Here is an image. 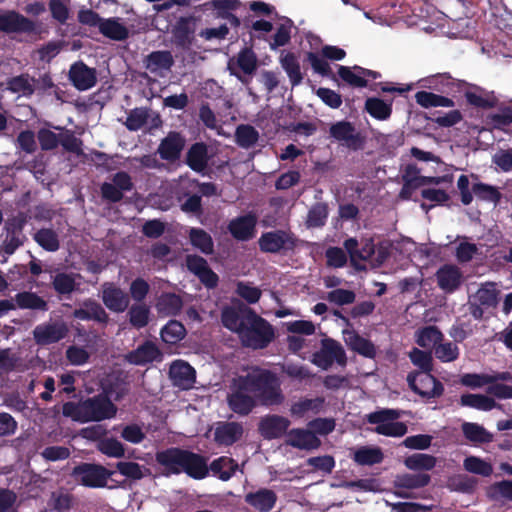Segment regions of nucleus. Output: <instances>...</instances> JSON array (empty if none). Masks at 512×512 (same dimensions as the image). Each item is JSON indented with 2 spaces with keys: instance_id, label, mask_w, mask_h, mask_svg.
<instances>
[{
  "instance_id": "59",
  "label": "nucleus",
  "mask_w": 512,
  "mask_h": 512,
  "mask_svg": "<svg viewBox=\"0 0 512 512\" xmlns=\"http://www.w3.org/2000/svg\"><path fill=\"white\" fill-rule=\"evenodd\" d=\"M478 480L466 474L455 475L448 480V488L451 491L460 493H473L477 487Z\"/></svg>"
},
{
  "instance_id": "48",
  "label": "nucleus",
  "mask_w": 512,
  "mask_h": 512,
  "mask_svg": "<svg viewBox=\"0 0 512 512\" xmlns=\"http://www.w3.org/2000/svg\"><path fill=\"white\" fill-rule=\"evenodd\" d=\"M460 405L480 411H490L497 407L495 400L483 394L466 393L460 397Z\"/></svg>"
},
{
  "instance_id": "44",
  "label": "nucleus",
  "mask_w": 512,
  "mask_h": 512,
  "mask_svg": "<svg viewBox=\"0 0 512 512\" xmlns=\"http://www.w3.org/2000/svg\"><path fill=\"white\" fill-rule=\"evenodd\" d=\"M414 97L416 103L423 108L455 106V103L451 98L446 97L443 94H435L425 90L416 92Z\"/></svg>"
},
{
  "instance_id": "45",
  "label": "nucleus",
  "mask_w": 512,
  "mask_h": 512,
  "mask_svg": "<svg viewBox=\"0 0 512 512\" xmlns=\"http://www.w3.org/2000/svg\"><path fill=\"white\" fill-rule=\"evenodd\" d=\"M156 307L160 314L165 316H176L182 310L183 300L175 293H163L159 297Z\"/></svg>"
},
{
  "instance_id": "47",
  "label": "nucleus",
  "mask_w": 512,
  "mask_h": 512,
  "mask_svg": "<svg viewBox=\"0 0 512 512\" xmlns=\"http://www.w3.org/2000/svg\"><path fill=\"white\" fill-rule=\"evenodd\" d=\"M352 459L358 465L372 466L381 463L384 454L379 447L363 446L354 452Z\"/></svg>"
},
{
  "instance_id": "12",
  "label": "nucleus",
  "mask_w": 512,
  "mask_h": 512,
  "mask_svg": "<svg viewBox=\"0 0 512 512\" xmlns=\"http://www.w3.org/2000/svg\"><path fill=\"white\" fill-rule=\"evenodd\" d=\"M27 224V216L24 213H18L8 219L5 223L4 229L6 231V237L3 241V251L12 255L20 246H22L26 240V236L23 233L24 227Z\"/></svg>"
},
{
  "instance_id": "28",
  "label": "nucleus",
  "mask_w": 512,
  "mask_h": 512,
  "mask_svg": "<svg viewBox=\"0 0 512 512\" xmlns=\"http://www.w3.org/2000/svg\"><path fill=\"white\" fill-rule=\"evenodd\" d=\"M471 89H463L464 96L469 105L480 109H492L498 105V98L493 91H487L477 85H468Z\"/></svg>"
},
{
  "instance_id": "39",
  "label": "nucleus",
  "mask_w": 512,
  "mask_h": 512,
  "mask_svg": "<svg viewBox=\"0 0 512 512\" xmlns=\"http://www.w3.org/2000/svg\"><path fill=\"white\" fill-rule=\"evenodd\" d=\"M461 429L465 439L475 445L488 444L493 441V434L478 423L464 422Z\"/></svg>"
},
{
  "instance_id": "6",
  "label": "nucleus",
  "mask_w": 512,
  "mask_h": 512,
  "mask_svg": "<svg viewBox=\"0 0 512 512\" xmlns=\"http://www.w3.org/2000/svg\"><path fill=\"white\" fill-rule=\"evenodd\" d=\"M113 471L94 463H80L73 467L71 476L77 483L89 488H104Z\"/></svg>"
},
{
  "instance_id": "53",
  "label": "nucleus",
  "mask_w": 512,
  "mask_h": 512,
  "mask_svg": "<svg viewBox=\"0 0 512 512\" xmlns=\"http://www.w3.org/2000/svg\"><path fill=\"white\" fill-rule=\"evenodd\" d=\"M34 241L45 251L56 252L60 248L58 234L51 228H41L33 235Z\"/></svg>"
},
{
  "instance_id": "7",
  "label": "nucleus",
  "mask_w": 512,
  "mask_h": 512,
  "mask_svg": "<svg viewBox=\"0 0 512 512\" xmlns=\"http://www.w3.org/2000/svg\"><path fill=\"white\" fill-rule=\"evenodd\" d=\"M407 382L410 389L424 399L439 398L444 393V385L431 372H410Z\"/></svg>"
},
{
  "instance_id": "52",
  "label": "nucleus",
  "mask_w": 512,
  "mask_h": 512,
  "mask_svg": "<svg viewBox=\"0 0 512 512\" xmlns=\"http://www.w3.org/2000/svg\"><path fill=\"white\" fill-rule=\"evenodd\" d=\"M436 463L435 456L423 453H415L404 459L406 468L413 471H430L436 466Z\"/></svg>"
},
{
  "instance_id": "11",
  "label": "nucleus",
  "mask_w": 512,
  "mask_h": 512,
  "mask_svg": "<svg viewBox=\"0 0 512 512\" xmlns=\"http://www.w3.org/2000/svg\"><path fill=\"white\" fill-rule=\"evenodd\" d=\"M134 188L131 176L126 171H119L112 176V182H104L100 186V193L103 200L110 203L122 201L125 192Z\"/></svg>"
},
{
  "instance_id": "18",
  "label": "nucleus",
  "mask_w": 512,
  "mask_h": 512,
  "mask_svg": "<svg viewBox=\"0 0 512 512\" xmlns=\"http://www.w3.org/2000/svg\"><path fill=\"white\" fill-rule=\"evenodd\" d=\"M198 18L194 15L180 17L172 28L173 41L176 47L189 49L195 40L196 23Z\"/></svg>"
},
{
  "instance_id": "5",
  "label": "nucleus",
  "mask_w": 512,
  "mask_h": 512,
  "mask_svg": "<svg viewBox=\"0 0 512 512\" xmlns=\"http://www.w3.org/2000/svg\"><path fill=\"white\" fill-rule=\"evenodd\" d=\"M258 67V59L252 48L244 47L228 61L227 69L230 75L236 77L248 89L249 95L256 96L249 87L252 75Z\"/></svg>"
},
{
  "instance_id": "55",
  "label": "nucleus",
  "mask_w": 512,
  "mask_h": 512,
  "mask_svg": "<svg viewBox=\"0 0 512 512\" xmlns=\"http://www.w3.org/2000/svg\"><path fill=\"white\" fill-rule=\"evenodd\" d=\"M185 335L184 325L177 320H170L160 332L161 339L167 344H176L184 339Z\"/></svg>"
},
{
  "instance_id": "61",
  "label": "nucleus",
  "mask_w": 512,
  "mask_h": 512,
  "mask_svg": "<svg viewBox=\"0 0 512 512\" xmlns=\"http://www.w3.org/2000/svg\"><path fill=\"white\" fill-rule=\"evenodd\" d=\"M472 192L479 200L495 204L499 203L502 198V194L497 187L483 182L473 184Z\"/></svg>"
},
{
  "instance_id": "19",
  "label": "nucleus",
  "mask_w": 512,
  "mask_h": 512,
  "mask_svg": "<svg viewBox=\"0 0 512 512\" xmlns=\"http://www.w3.org/2000/svg\"><path fill=\"white\" fill-rule=\"evenodd\" d=\"M78 278H81L78 273L56 271L51 275V287L60 300L70 299L73 293L79 291Z\"/></svg>"
},
{
  "instance_id": "63",
  "label": "nucleus",
  "mask_w": 512,
  "mask_h": 512,
  "mask_svg": "<svg viewBox=\"0 0 512 512\" xmlns=\"http://www.w3.org/2000/svg\"><path fill=\"white\" fill-rule=\"evenodd\" d=\"M463 467L466 471L483 477H489L493 473L492 465L476 456L466 457Z\"/></svg>"
},
{
  "instance_id": "3",
  "label": "nucleus",
  "mask_w": 512,
  "mask_h": 512,
  "mask_svg": "<svg viewBox=\"0 0 512 512\" xmlns=\"http://www.w3.org/2000/svg\"><path fill=\"white\" fill-rule=\"evenodd\" d=\"M117 410L111 399L106 394L101 393L77 403L66 402L62 407L64 416L80 423L100 422L114 418Z\"/></svg>"
},
{
  "instance_id": "57",
  "label": "nucleus",
  "mask_w": 512,
  "mask_h": 512,
  "mask_svg": "<svg viewBox=\"0 0 512 512\" xmlns=\"http://www.w3.org/2000/svg\"><path fill=\"white\" fill-rule=\"evenodd\" d=\"M129 323L136 329L144 328L149 323L150 308L145 303L133 304L128 310Z\"/></svg>"
},
{
  "instance_id": "34",
  "label": "nucleus",
  "mask_w": 512,
  "mask_h": 512,
  "mask_svg": "<svg viewBox=\"0 0 512 512\" xmlns=\"http://www.w3.org/2000/svg\"><path fill=\"white\" fill-rule=\"evenodd\" d=\"M287 444L301 450H314L320 447V439L308 429L294 428L288 432Z\"/></svg>"
},
{
  "instance_id": "33",
  "label": "nucleus",
  "mask_w": 512,
  "mask_h": 512,
  "mask_svg": "<svg viewBox=\"0 0 512 512\" xmlns=\"http://www.w3.org/2000/svg\"><path fill=\"white\" fill-rule=\"evenodd\" d=\"M129 392V383L122 373H113L106 377L102 382L101 394H106L109 399L120 401Z\"/></svg>"
},
{
  "instance_id": "1",
  "label": "nucleus",
  "mask_w": 512,
  "mask_h": 512,
  "mask_svg": "<svg viewBox=\"0 0 512 512\" xmlns=\"http://www.w3.org/2000/svg\"><path fill=\"white\" fill-rule=\"evenodd\" d=\"M285 401L278 375L272 370L253 366L245 375L233 379L227 404L231 411L249 415L258 405L279 406Z\"/></svg>"
},
{
  "instance_id": "43",
  "label": "nucleus",
  "mask_w": 512,
  "mask_h": 512,
  "mask_svg": "<svg viewBox=\"0 0 512 512\" xmlns=\"http://www.w3.org/2000/svg\"><path fill=\"white\" fill-rule=\"evenodd\" d=\"M99 32L114 41H124L129 36L128 29L119 22V18L115 17L103 19Z\"/></svg>"
},
{
  "instance_id": "51",
  "label": "nucleus",
  "mask_w": 512,
  "mask_h": 512,
  "mask_svg": "<svg viewBox=\"0 0 512 512\" xmlns=\"http://www.w3.org/2000/svg\"><path fill=\"white\" fill-rule=\"evenodd\" d=\"M325 403L323 397H316L314 399L304 398L291 405L290 413L292 416L302 418L309 411L317 414L319 413Z\"/></svg>"
},
{
  "instance_id": "22",
  "label": "nucleus",
  "mask_w": 512,
  "mask_h": 512,
  "mask_svg": "<svg viewBox=\"0 0 512 512\" xmlns=\"http://www.w3.org/2000/svg\"><path fill=\"white\" fill-rule=\"evenodd\" d=\"M244 434L242 423L235 421H220L214 430V442L218 446L229 447L241 440Z\"/></svg>"
},
{
  "instance_id": "64",
  "label": "nucleus",
  "mask_w": 512,
  "mask_h": 512,
  "mask_svg": "<svg viewBox=\"0 0 512 512\" xmlns=\"http://www.w3.org/2000/svg\"><path fill=\"white\" fill-rule=\"evenodd\" d=\"M487 496L494 501L500 499L512 501V481L502 480L492 484L487 490Z\"/></svg>"
},
{
  "instance_id": "49",
  "label": "nucleus",
  "mask_w": 512,
  "mask_h": 512,
  "mask_svg": "<svg viewBox=\"0 0 512 512\" xmlns=\"http://www.w3.org/2000/svg\"><path fill=\"white\" fill-rule=\"evenodd\" d=\"M189 240L193 247L200 250L205 255L214 252V242L211 235L201 228H191L189 231Z\"/></svg>"
},
{
  "instance_id": "4",
  "label": "nucleus",
  "mask_w": 512,
  "mask_h": 512,
  "mask_svg": "<svg viewBox=\"0 0 512 512\" xmlns=\"http://www.w3.org/2000/svg\"><path fill=\"white\" fill-rule=\"evenodd\" d=\"M400 417V410L384 408L368 414L367 421L377 425L374 431L379 435L402 437L407 433L408 427L404 422L396 421Z\"/></svg>"
},
{
  "instance_id": "9",
  "label": "nucleus",
  "mask_w": 512,
  "mask_h": 512,
  "mask_svg": "<svg viewBox=\"0 0 512 512\" xmlns=\"http://www.w3.org/2000/svg\"><path fill=\"white\" fill-rule=\"evenodd\" d=\"M329 135L350 150L358 151L364 148L366 136L358 131L353 123L347 120L331 124Z\"/></svg>"
},
{
  "instance_id": "14",
  "label": "nucleus",
  "mask_w": 512,
  "mask_h": 512,
  "mask_svg": "<svg viewBox=\"0 0 512 512\" xmlns=\"http://www.w3.org/2000/svg\"><path fill=\"white\" fill-rule=\"evenodd\" d=\"M68 332V326L64 321H53L37 325L32 334L37 345L47 346L63 340Z\"/></svg>"
},
{
  "instance_id": "36",
  "label": "nucleus",
  "mask_w": 512,
  "mask_h": 512,
  "mask_svg": "<svg viewBox=\"0 0 512 512\" xmlns=\"http://www.w3.org/2000/svg\"><path fill=\"white\" fill-rule=\"evenodd\" d=\"M276 501V493L267 488H261L256 492H250L245 495V502L260 512H268L272 510Z\"/></svg>"
},
{
  "instance_id": "50",
  "label": "nucleus",
  "mask_w": 512,
  "mask_h": 512,
  "mask_svg": "<svg viewBox=\"0 0 512 512\" xmlns=\"http://www.w3.org/2000/svg\"><path fill=\"white\" fill-rule=\"evenodd\" d=\"M444 338L441 330L434 325L425 326L417 331L416 343L423 348H433Z\"/></svg>"
},
{
  "instance_id": "29",
  "label": "nucleus",
  "mask_w": 512,
  "mask_h": 512,
  "mask_svg": "<svg viewBox=\"0 0 512 512\" xmlns=\"http://www.w3.org/2000/svg\"><path fill=\"white\" fill-rule=\"evenodd\" d=\"M290 424V420L284 416L268 415L261 419L258 430L267 440L278 439L287 432Z\"/></svg>"
},
{
  "instance_id": "8",
  "label": "nucleus",
  "mask_w": 512,
  "mask_h": 512,
  "mask_svg": "<svg viewBox=\"0 0 512 512\" xmlns=\"http://www.w3.org/2000/svg\"><path fill=\"white\" fill-rule=\"evenodd\" d=\"M298 239L293 233L285 230H274L264 232L258 240L259 248L262 252L277 254L294 251L297 247Z\"/></svg>"
},
{
  "instance_id": "30",
  "label": "nucleus",
  "mask_w": 512,
  "mask_h": 512,
  "mask_svg": "<svg viewBox=\"0 0 512 512\" xmlns=\"http://www.w3.org/2000/svg\"><path fill=\"white\" fill-rule=\"evenodd\" d=\"M257 218L246 214L232 219L228 224L230 234L238 241H248L254 237Z\"/></svg>"
},
{
  "instance_id": "35",
  "label": "nucleus",
  "mask_w": 512,
  "mask_h": 512,
  "mask_svg": "<svg viewBox=\"0 0 512 512\" xmlns=\"http://www.w3.org/2000/svg\"><path fill=\"white\" fill-rule=\"evenodd\" d=\"M344 341L350 350L359 355L370 359L375 358V345L369 339L362 337L355 330L344 331Z\"/></svg>"
},
{
  "instance_id": "21",
  "label": "nucleus",
  "mask_w": 512,
  "mask_h": 512,
  "mask_svg": "<svg viewBox=\"0 0 512 512\" xmlns=\"http://www.w3.org/2000/svg\"><path fill=\"white\" fill-rule=\"evenodd\" d=\"M68 77L79 91L89 90L97 83L96 69L90 68L83 61H77L70 66Z\"/></svg>"
},
{
  "instance_id": "2",
  "label": "nucleus",
  "mask_w": 512,
  "mask_h": 512,
  "mask_svg": "<svg viewBox=\"0 0 512 512\" xmlns=\"http://www.w3.org/2000/svg\"><path fill=\"white\" fill-rule=\"evenodd\" d=\"M221 321L225 328L237 333L244 347L253 350L268 347L275 338L274 327L245 304L224 308Z\"/></svg>"
},
{
  "instance_id": "58",
  "label": "nucleus",
  "mask_w": 512,
  "mask_h": 512,
  "mask_svg": "<svg viewBox=\"0 0 512 512\" xmlns=\"http://www.w3.org/2000/svg\"><path fill=\"white\" fill-rule=\"evenodd\" d=\"M328 205L325 202H316L307 214L306 224L309 228H318L326 224L328 218Z\"/></svg>"
},
{
  "instance_id": "42",
  "label": "nucleus",
  "mask_w": 512,
  "mask_h": 512,
  "mask_svg": "<svg viewBox=\"0 0 512 512\" xmlns=\"http://www.w3.org/2000/svg\"><path fill=\"white\" fill-rule=\"evenodd\" d=\"M14 301L16 303V307L20 309L46 312L49 308L45 299L31 291H23L17 293L15 295Z\"/></svg>"
},
{
  "instance_id": "37",
  "label": "nucleus",
  "mask_w": 512,
  "mask_h": 512,
  "mask_svg": "<svg viewBox=\"0 0 512 512\" xmlns=\"http://www.w3.org/2000/svg\"><path fill=\"white\" fill-rule=\"evenodd\" d=\"M171 379L175 384L184 388H190L195 382V369L183 360L174 361L169 370Z\"/></svg>"
},
{
  "instance_id": "13",
  "label": "nucleus",
  "mask_w": 512,
  "mask_h": 512,
  "mask_svg": "<svg viewBox=\"0 0 512 512\" xmlns=\"http://www.w3.org/2000/svg\"><path fill=\"white\" fill-rule=\"evenodd\" d=\"M419 84L423 88L451 96L461 93L468 85L466 81L454 79L449 73L431 75L421 79Z\"/></svg>"
},
{
  "instance_id": "26",
  "label": "nucleus",
  "mask_w": 512,
  "mask_h": 512,
  "mask_svg": "<svg viewBox=\"0 0 512 512\" xmlns=\"http://www.w3.org/2000/svg\"><path fill=\"white\" fill-rule=\"evenodd\" d=\"M210 158L207 144L195 142L186 152L185 164L194 172L204 176L207 174Z\"/></svg>"
},
{
  "instance_id": "40",
  "label": "nucleus",
  "mask_w": 512,
  "mask_h": 512,
  "mask_svg": "<svg viewBox=\"0 0 512 512\" xmlns=\"http://www.w3.org/2000/svg\"><path fill=\"white\" fill-rule=\"evenodd\" d=\"M280 64L286 72L292 87L300 85L303 81L300 63L293 52H286L280 57Z\"/></svg>"
},
{
  "instance_id": "25",
  "label": "nucleus",
  "mask_w": 512,
  "mask_h": 512,
  "mask_svg": "<svg viewBox=\"0 0 512 512\" xmlns=\"http://www.w3.org/2000/svg\"><path fill=\"white\" fill-rule=\"evenodd\" d=\"M125 358L130 364L143 366L152 362L162 361L163 354L153 341L146 340L136 349L130 351Z\"/></svg>"
},
{
  "instance_id": "27",
  "label": "nucleus",
  "mask_w": 512,
  "mask_h": 512,
  "mask_svg": "<svg viewBox=\"0 0 512 512\" xmlns=\"http://www.w3.org/2000/svg\"><path fill=\"white\" fill-rule=\"evenodd\" d=\"M185 142L179 132L171 131L161 140L157 152L162 160L175 162L180 158Z\"/></svg>"
},
{
  "instance_id": "38",
  "label": "nucleus",
  "mask_w": 512,
  "mask_h": 512,
  "mask_svg": "<svg viewBox=\"0 0 512 512\" xmlns=\"http://www.w3.org/2000/svg\"><path fill=\"white\" fill-rule=\"evenodd\" d=\"M144 63L151 73H156L159 70H170L174 65V58L168 50H157L148 54Z\"/></svg>"
},
{
  "instance_id": "31",
  "label": "nucleus",
  "mask_w": 512,
  "mask_h": 512,
  "mask_svg": "<svg viewBox=\"0 0 512 512\" xmlns=\"http://www.w3.org/2000/svg\"><path fill=\"white\" fill-rule=\"evenodd\" d=\"M186 449L171 447L156 453V461L170 474H180Z\"/></svg>"
},
{
  "instance_id": "32",
  "label": "nucleus",
  "mask_w": 512,
  "mask_h": 512,
  "mask_svg": "<svg viewBox=\"0 0 512 512\" xmlns=\"http://www.w3.org/2000/svg\"><path fill=\"white\" fill-rule=\"evenodd\" d=\"M207 460V457L201 454L186 450L182 472L193 479H204L209 474Z\"/></svg>"
},
{
  "instance_id": "62",
  "label": "nucleus",
  "mask_w": 512,
  "mask_h": 512,
  "mask_svg": "<svg viewBox=\"0 0 512 512\" xmlns=\"http://www.w3.org/2000/svg\"><path fill=\"white\" fill-rule=\"evenodd\" d=\"M431 481L429 474H404L397 478L396 484L400 488L419 489L427 486Z\"/></svg>"
},
{
  "instance_id": "16",
  "label": "nucleus",
  "mask_w": 512,
  "mask_h": 512,
  "mask_svg": "<svg viewBox=\"0 0 512 512\" xmlns=\"http://www.w3.org/2000/svg\"><path fill=\"white\" fill-rule=\"evenodd\" d=\"M0 31L6 34L27 33L36 31V24L15 10L0 13Z\"/></svg>"
},
{
  "instance_id": "23",
  "label": "nucleus",
  "mask_w": 512,
  "mask_h": 512,
  "mask_svg": "<svg viewBox=\"0 0 512 512\" xmlns=\"http://www.w3.org/2000/svg\"><path fill=\"white\" fill-rule=\"evenodd\" d=\"M345 251L348 253L351 265L360 270L363 267L358 266L357 261H367L375 254V244L372 238L364 239L359 247L356 238L350 237L343 243Z\"/></svg>"
},
{
  "instance_id": "15",
  "label": "nucleus",
  "mask_w": 512,
  "mask_h": 512,
  "mask_svg": "<svg viewBox=\"0 0 512 512\" xmlns=\"http://www.w3.org/2000/svg\"><path fill=\"white\" fill-rule=\"evenodd\" d=\"M101 299L105 307L115 313H123L130 304L129 295L114 282L102 284Z\"/></svg>"
},
{
  "instance_id": "46",
  "label": "nucleus",
  "mask_w": 512,
  "mask_h": 512,
  "mask_svg": "<svg viewBox=\"0 0 512 512\" xmlns=\"http://www.w3.org/2000/svg\"><path fill=\"white\" fill-rule=\"evenodd\" d=\"M365 111L374 119L384 121L392 114V102L387 103L378 97H369L365 101Z\"/></svg>"
},
{
  "instance_id": "17",
  "label": "nucleus",
  "mask_w": 512,
  "mask_h": 512,
  "mask_svg": "<svg viewBox=\"0 0 512 512\" xmlns=\"http://www.w3.org/2000/svg\"><path fill=\"white\" fill-rule=\"evenodd\" d=\"M185 263L187 269L193 273L207 289H214L218 286L219 276L209 267L206 259L196 254H190L186 256Z\"/></svg>"
},
{
  "instance_id": "20",
  "label": "nucleus",
  "mask_w": 512,
  "mask_h": 512,
  "mask_svg": "<svg viewBox=\"0 0 512 512\" xmlns=\"http://www.w3.org/2000/svg\"><path fill=\"white\" fill-rule=\"evenodd\" d=\"M438 287L446 294L456 292L464 281L463 272L454 264H444L435 273Z\"/></svg>"
},
{
  "instance_id": "10",
  "label": "nucleus",
  "mask_w": 512,
  "mask_h": 512,
  "mask_svg": "<svg viewBox=\"0 0 512 512\" xmlns=\"http://www.w3.org/2000/svg\"><path fill=\"white\" fill-rule=\"evenodd\" d=\"M311 361L317 367L327 370L334 362L340 366H345L347 357L342 345L338 341L332 338H325L321 341L320 350L313 353Z\"/></svg>"
},
{
  "instance_id": "56",
  "label": "nucleus",
  "mask_w": 512,
  "mask_h": 512,
  "mask_svg": "<svg viewBox=\"0 0 512 512\" xmlns=\"http://www.w3.org/2000/svg\"><path fill=\"white\" fill-rule=\"evenodd\" d=\"M7 85L11 92L22 94L25 97H30L35 93V87L32 84V78H30L29 74L27 73H23L10 78L7 82Z\"/></svg>"
},
{
  "instance_id": "41",
  "label": "nucleus",
  "mask_w": 512,
  "mask_h": 512,
  "mask_svg": "<svg viewBox=\"0 0 512 512\" xmlns=\"http://www.w3.org/2000/svg\"><path fill=\"white\" fill-rule=\"evenodd\" d=\"M209 471L222 481H228L238 469V463L231 457L221 456L208 465Z\"/></svg>"
},
{
  "instance_id": "24",
  "label": "nucleus",
  "mask_w": 512,
  "mask_h": 512,
  "mask_svg": "<svg viewBox=\"0 0 512 512\" xmlns=\"http://www.w3.org/2000/svg\"><path fill=\"white\" fill-rule=\"evenodd\" d=\"M72 317L82 321H94L102 325H107L109 322L106 310L92 298L85 299L79 308L74 309Z\"/></svg>"
},
{
  "instance_id": "54",
  "label": "nucleus",
  "mask_w": 512,
  "mask_h": 512,
  "mask_svg": "<svg viewBox=\"0 0 512 512\" xmlns=\"http://www.w3.org/2000/svg\"><path fill=\"white\" fill-rule=\"evenodd\" d=\"M259 140V132L255 127L249 124L237 126L235 131V141L243 149L252 148Z\"/></svg>"
},
{
  "instance_id": "60",
  "label": "nucleus",
  "mask_w": 512,
  "mask_h": 512,
  "mask_svg": "<svg viewBox=\"0 0 512 512\" xmlns=\"http://www.w3.org/2000/svg\"><path fill=\"white\" fill-rule=\"evenodd\" d=\"M180 209L187 214L201 216L203 214L202 198L199 194H190L189 192H182V197L179 196Z\"/></svg>"
}]
</instances>
